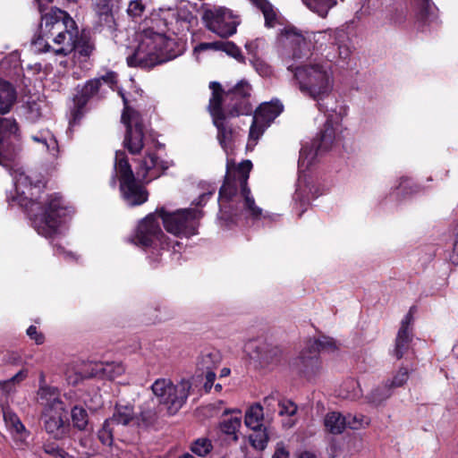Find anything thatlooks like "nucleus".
<instances>
[{"label":"nucleus","mask_w":458,"mask_h":458,"mask_svg":"<svg viewBox=\"0 0 458 458\" xmlns=\"http://www.w3.org/2000/svg\"><path fill=\"white\" fill-rule=\"evenodd\" d=\"M78 458H91L97 454L94 440L90 434L82 435L78 439V446L74 448Z\"/></svg>","instance_id":"32"},{"label":"nucleus","mask_w":458,"mask_h":458,"mask_svg":"<svg viewBox=\"0 0 458 458\" xmlns=\"http://www.w3.org/2000/svg\"><path fill=\"white\" fill-rule=\"evenodd\" d=\"M258 39L255 41L248 42L246 43L245 47L250 54H255V48L258 47Z\"/></svg>","instance_id":"61"},{"label":"nucleus","mask_w":458,"mask_h":458,"mask_svg":"<svg viewBox=\"0 0 458 458\" xmlns=\"http://www.w3.org/2000/svg\"><path fill=\"white\" fill-rule=\"evenodd\" d=\"M209 88L212 90V96L209 99L208 109L217 129L219 144L228 154L232 150L234 137L228 120L252 114V106L250 102L252 89L246 81H241L226 92L216 81L210 82Z\"/></svg>","instance_id":"2"},{"label":"nucleus","mask_w":458,"mask_h":458,"mask_svg":"<svg viewBox=\"0 0 458 458\" xmlns=\"http://www.w3.org/2000/svg\"><path fill=\"white\" fill-rule=\"evenodd\" d=\"M219 50L225 52L229 55L234 57L235 59H237L241 62H242L244 60V57H243L240 48L236 45H234L233 42L222 41L221 47Z\"/></svg>","instance_id":"47"},{"label":"nucleus","mask_w":458,"mask_h":458,"mask_svg":"<svg viewBox=\"0 0 458 458\" xmlns=\"http://www.w3.org/2000/svg\"><path fill=\"white\" fill-rule=\"evenodd\" d=\"M139 44L132 55L127 57L131 67L149 69L168 62L180 55L174 39L152 28L143 30L138 36Z\"/></svg>","instance_id":"5"},{"label":"nucleus","mask_w":458,"mask_h":458,"mask_svg":"<svg viewBox=\"0 0 458 458\" xmlns=\"http://www.w3.org/2000/svg\"><path fill=\"white\" fill-rule=\"evenodd\" d=\"M27 377V371L26 370H20L19 372H17L12 378H11V381L12 382H21L22 380H24L25 378Z\"/></svg>","instance_id":"58"},{"label":"nucleus","mask_w":458,"mask_h":458,"mask_svg":"<svg viewBox=\"0 0 458 458\" xmlns=\"http://www.w3.org/2000/svg\"><path fill=\"white\" fill-rule=\"evenodd\" d=\"M335 349V343L330 337L309 339L298 358L302 372L307 376L315 375L320 368L318 353L320 352H334Z\"/></svg>","instance_id":"16"},{"label":"nucleus","mask_w":458,"mask_h":458,"mask_svg":"<svg viewBox=\"0 0 458 458\" xmlns=\"http://www.w3.org/2000/svg\"><path fill=\"white\" fill-rule=\"evenodd\" d=\"M38 396L39 403L43 406L41 420L46 432L55 440L65 438L70 425L66 420L67 411L57 388L40 386Z\"/></svg>","instance_id":"6"},{"label":"nucleus","mask_w":458,"mask_h":458,"mask_svg":"<svg viewBox=\"0 0 458 458\" xmlns=\"http://www.w3.org/2000/svg\"><path fill=\"white\" fill-rule=\"evenodd\" d=\"M303 4L321 18H326L328 12L336 5V0H301Z\"/></svg>","instance_id":"31"},{"label":"nucleus","mask_w":458,"mask_h":458,"mask_svg":"<svg viewBox=\"0 0 458 458\" xmlns=\"http://www.w3.org/2000/svg\"><path fill=\"white\" fill-rule=\"evenodd\" d=\"M409 369L407 368H400L390 379H387L386 382H388V386L392 390L397 387L403 386L409 378Z\"/></svg>","instance_id":"43"},{"label":"nucleus","mask_w":458,"mask_h":458,"mask_svg":"<svg viewBox=\"0 0 458 458\" xmlns=\"http://www.w3.org/2000/svg\"><path fill=\"white\" fill-rule=\"evenodd\" d=\"M21 150V132L17 121L13 117H0V165L11 167L14 189L7 194L10 206H19L27 212L33 228L39 235L52 238L73 213L59 193H46L40 180L33 181L21 167L13 168Z\"/></svg>","instance_id":"1"},{"label":"nucleus","mask_w":458,"mask_h":458,"mask_svg":"<svg viewBox=\"0 0 458 458\" xmlns=\"http://www.w3.org/2000/svg\"><path fill=\"white\" fill-rule=\"evenodd\" d=\"M27 335L33 340H35V342L38 344H41L43 342H44V337L41 334H39L37 330V327L35 326H30L28 329H27Z\"/></svg>","instance_id":"53"},{"label":"nucleus","mask_w":458,"mask_h":458,"mask_svg":"<svg viewBox=\"0 0 458 458\" xmlns=\"http://www.w3.org/2000/svg\"><path fill=\"white\" fill-rule=\"evenodd\" d=\"M410 183V179L408 178H403L402 182L399 184V188L403 190L404 192H408V185Z\"/></svg>","instance_id":"63"},{"label":"nucleus","mask_w":458,"mask_h":458,"mask_svg":"<svg viewBox=\"0 0 458 458\" xmlns=\"http://www.w3.org/2000/svg\"><path fill=\"white\" fill-rule=\"evenodd\" d=\"M93 363L82 364L81 367H70L65 372L66 380L71 385H78L84 379L95 377L91 375V367Z\"/></svg>","instance_id":"30"},{"label":"nucleus","mask_w":458,"mask_h":458,"mask_svg":"<svg viewBox=\"0 0 458 458\" xmlns=\"http://www.w3.org/2000/svg\"><path fill=\"white\" fill-rule=\"evenodd\" d=\"M31 140L38 144L42 150H46L52 158L59 154V146L54 134L47 129H42L30 133Z\"/></svg>","instance_id":"23"},{"label":"nucleus","mask_w":458,"mask_h":458,"mask_svg":"<svg viewBox=\"0 0 458 458\" xmlns=\"http://www.w3.org/2000/svg\"><path fill=\"white\" fill-rule=\"evenodd\" d=\"M191 384L182 380L174 384L169 378H158L151 386L154 395L164 404L167 412L175 414L184 405L189 396Z\"/></svg>","instance_id":"12"},{"label":"nucleus","mask_w":458,"mask_h":458,"mask_svg":"<svg viewBox=\"0 0 458 458\" xmlns=\"http://www.w3.org/2000/svg\"><path fill=\"white\" fill-rule=\"evenodd\" d=\"M91 367V375L95 377H104L110 380L121 376L124 372V367L122 363H93Z\"/></svg>","instance_id":"25"},{"label":"nucleus","mask_w":458,"mask_h":458,"mask_svg":"<svg viewBox=\"0 0 458 458\" xmlns=\"http://www.w3.org/2000/svg\"><path fill=\"white\" fill-rule=\"evenodd\" d=\"M122 0H91V6L99 26L113 29L114 24V8H118Z\"/></svg>","instance_id":"21"},{"label":"nucleus","mask_w":458,"mask_h":458,"mask_svg":"<svg viewBox=\"0 0 458 458\" xmlns=\"http://www.w3.org/2000/svg\"><path fill=\"white\" fill-rule=\"evenodd\" d=\"M224 415L225 417L219 424L220 430L236 442L238 440V432L242 426L241 411H235L231 416H228V411H225Z\"/></svg>","instance_id":"24"},{"label":"nucleus","mask_w":458,"mask_h":458,"mask_svg":"<svg viewBox=\"0 0 458 458\" xmlns=\"http://www.w3.org/2000/svg\"><path fill=\"white\" fill-rule=\"evenodd\" d=\"M449 260L454 265H458V224L454 232L453 250L449 255Z\"/></svg>","instance_id":"49"},{"label":"nucleus","mask_w":458,"mask_h":458,"mask_svg":"<svg viewBox=\"0 0 458 458\" xmlns=\"http://www.w3.org/2000/svg\"><path fill=\"white\" fill-rule=\"evenodd\" d=\"M220 361L217 352H208L202 353L198 361L199 369L202 371H213Z\"/></svg>","instance_id":"37"},{"label":"nucleus","mask_w":458,"mask_h":458,"mask_svg":"<svg viewBox=\"0 0 458 458\" xmlns=\"http://www.w3.org/2000/svg\"><path fill=\"white\" fill-rule=\"evenodd\" d=\"M167 167L166 164L160 160L155 154L147 151L146 156L139 160L136 174L142 179L151 181L159 177Z\"/></svg>","instance_id":"19"},{"label":"nucleus","mask_w":458,"mask_h":458,"mask_svg":"<svg viewBox=\"0 0 458 458\" xmlns=\"http://www.w3.org/2000/svg\"><path fill=\"white\" fill-rule=\"evenodd\" d=\"M293 72L294 83L301 94L316 101L320 112L328 109L323 101L332 93L335 85L334 71L328 63H310L290 68Z\"/></svg>","instance_id":"4"},{"label":"nucleus","mask_w":458,"mask_h":458,"mask_svg":"<svg viewBox=\"0 0 458 458\" xmlns=\"http://www.w3.org/2000/svg\"><path fill=\"white\" fill-rule=\"evenodd\" d=\"M413 321L412 308L402 319L401 327L398 331H403V333H411L410 326Z\"/></svg>","instance_id":"50"},{"label":"nucleus","mask_w":458,"mask_h":458,"mask_svg":"<svg viewBox=\"0 0 458 458\" xmlns=\"http://www.w3.org/2000/svg\"><path fill=\"white\" fill-rule=\"evenodd\" d=\"M71 417L73 428L80 431L87 430L89 416L87 411L83 407L75 405L71 411Z\"/></svg>","instance_id":"35"},{"label":"nucleus","mask_w":458,"mask_h":458,"mask_svg":"<svg viewBox=\"0 0 458 458\" xmlns=\"http://www.w3.org/2000/svg\"><path fill=\"white\" fill-rule=\"evenodd\" d=\"M264 408L259 403L251 405L245 412L244 423L251 430L264 428Z\"/></svg>","instance_id":"28"},{"label":"nucleus","mask_w":458,"mask_h":458,"mask_svg":"<svg viewBox=\"0 0 458 458\" xmlns=\"http://www.w3.org/2000/svg\"><path fill=\"white\" fill-rule=\"evenodd\" d=\"M124 105L127 100L120 92ZM122 122L126 126V132L123 141V147L132 155L139 154L146 146L144 124L139 112L125 106L122 114Z\"/></svg>","instance_id":"14"},{"label":"nucleus","mask_w":458,"mask_h":458,"mask_svg":"<svg viewBox=\"0 0 458 458\" xmlns=\"http://www.w3.org/2000/svg\"><path fill=\"white\" fill-rule=\"evenodd\" d=\"M114 171L120 176V190L129 206H139L148 200V191L136 180L123 151H116Z\"/></svg>","instance_id":"11"},{"label":"nucleus","mask_w":458,"mask_h":458,"mask_svg":"<svg viewBox=\"0 0 458 458\" xmlns=\"http://www.w3.org/2000/svg\"><path fill=\"white\" fill-rule=\"evenodd\" d=\"M40 28L44 35H38L33 38L31 42L32 50L38 54L53 53V47L50 45L51 39L46 36V28H43V23H41Z\"/></svg>","instance_id":"39"},{"label":"nucleus","mask_w":458,"mask_h":458,"mask_svg":"<svg viewBox=\"0 0 458 458\" xmlns=\"http://www.w3.org/2000/svg\"><path fill=\"white\" fill-rule=\"evenodd\" d=\"M254 433L250 436V442L251 445L257 450H264L268 442V435L266 428L261 429L253 430Z\"/></svg>","instance_id":"41"},{"label":"nucleus","mask_w":458,"mask_h":458,"mask_svg":"<svg viewBox=\"0 0 458 458\" xmlns=\"http://www.w3.org/2000/svg\"><path fill=\"white\" fill-rule=\"evenodd\" d=\"M283 111L284 105L277 98L260 104L252 117V123L249 133L250 143L255 145L265 130Z\"/></svg>","instance_id":"17"},{"label":"nucleus","mask_w":458,"mask_h":458,"mask_svg":"<svg viewBox=\"0 0 458 458\" xmlns=\"http://www.w3.org/2000/svg\"><path fill=\"white\" fill-rule=\"evenodd\" d=\"M203 20L207 28L221 38H228L236 33L240 19L230 9L218 6L205 11Z\"/></svg>","instance_id":"15"},{"label":"nucleus","mask_w":458,"mask_h":458,"mask_svg":"<svg viewBox=\"0 0 458 458\" xmlns=\"http://www.w3.org/2000/svg\"><path fill=\"white\" fill-rule=\"evenodd\" d=\"M215 379H216V373L214 371H207L206 381L204 384V387L207 392L210 391V389L212 388Z\"/></svg>","instance_id":"56"},{"label":"nucleus","mask_w":458,"mask_h":458,"mask_svg":"<svg viewBox=\"0 0 458 458\" xmlns=\"http://www.w3.org/2000/svg\"><path fill=\"white\" fill-rule=\"evenodd\" d=\"M255 352L259 363L267 367H276L281 363L284 357L283 350L265 341L258 343Z\"/></svg>","instance_id":"22"},{"label":"nucleus","mask_w":458,"mask_h":458,"mask_svg":"<svg viewBox=\"0 0 458 458\" xmlns=\"http://www.w3.org/2000/svg\"><path fill=\"white\" fill-rule=\"evenodd\" d=\"M2 411L5 427L14 441L17 444H24L30 437V431L25 428L19 416L8 406H3Z\"/></svg>","instance_id":"20"},{"label":"nucleus","mask_w":458,"mask_h":458,"mask_svg":"<svg viewBox=\"0 0 458 458\" xmlns=\"http://www.w3.org/2000/svg\"><path fill=\"white\" fill-rule=\"evenodd\" d=\"M213 193H214V191H208V192H207V193H203V194H201V195L199 197L198 201L196 202V205H197V206H199V205H201L203 202H206V201L209 199V197H210L211 195H213Z\"/></svg>","instance_id":"60"},{"label":"nucleus","mask_w":458,"mask_h":458,"mask_svg":"<svg viewBox=\"0 0 458 458\" xmlns=\"http://www.w3.org/2000/svg\"><path fill=\"white\" fill-rule=\"evenodd\" d=\"M222 41H216L210 43H200L195 47L196 52H201L206 50H219L221 47Z\"/></svg>","instance_id":"52"},{"label":"nucleus","mask_w":458,"mask_h":458,"mask_svg":"<svg viewBox=\"0 0 458 458\" xmlns=\"http://www.w3.org/2000/svg\"><path fill=\"white\" fill-rule=\"evenodd\" d=\"M145 4L141 0H132L129 3L127 13L132 18H140L145 12Z\"/></svg>","instance_id":"48"},{"label":"nucleus","mask_w":458,"mask_h":458,"mask_svg":"<svg viewBox=\"0 0 458 458\" xmlns=\"http://www.w3.org/2000/svg\"><path fill=\"white\" fill-rule=\"evenodd\" d=\"M101 81L113 88L117 82V74L114 72H107L100 78H95L88 81L80 89L73 98L74 108L72 111L73 121L79 120L82 114V109L89 100L99 91Z\"/></svg>","instance_id":"18"},{"label":"nucleus","mask_w":458,"mask_h":458,"mask_svg":"<svg viewBox=\"0 0 458 458\" xmlns=\"http://www.w3.org/2000/svg\"><path fill=\"white\" fill-rule=\"evenodd\" d=\"M299 458H318L317 455L310 451H303L299 454Z\"/></svg>","instance_id":"64"},{"label":"nucleus","mask_w":458,"mask_h":458,"mask_svg":"<svg viewBox=\"0 0 458 458\" xmlns=\"http://www.w3.org/2000/svg\"><path fill=\"white\" fill-rule=\"evenodd\" d=\"M43 450L46 454L54 456L55 458L57 457L59 453H61L64 449L58 447L56 445L53 443L45 444L43 445Z\"/></svg>","instance_id":"54"},{"label":"nucleus","mask_w":458,"mask_h":458,"mask_svg":"<svg viewBox=\"0 0 458 458\" xmlns=\"http://www.w3.org/2000/svg\"><path fill=\"white\" fill-rule=\"evenodd\" d=\"M393 390L388 386V382H385L381 386L375 387L367 396L366 400L369 403L378 406L382 404L392 395Z\"/></svg>","instance_id":"33"},{"label":"nucleus","mask_w":458,"mask_h":458,"mask_svg":"<svg viewBox=\"0 0 458 458\" xmlns=\"http://www.w3.org/2000/svg\"><path fill=\"white\" fill-rule=\"evenodd\" d=\"M342 132L343 125L339 116L337 114L328 115L323 129L312 145L301 148L299 157L300 171L308 169L318 156L331 149L335 143L341 141Z\"/></svg>","instance_id":"8"},{"label":"nucleus","mask_w":458,"mask_h":458,"mask_svg":"<svg viewBox=\"0 0 458 458\" xmlns=\"http://www.w3.org/2000/svg\"><path fill=\"white\" fill-rule=\"evenodd\" d=\"M165 230L177 237L189 238L198 233L199 220L203 212L198 208H182L167 211L165 208L157 210Z\"/></svg>","instance_id":"9"},{"label":"nucleus","mask_w":458,"mask_h":458,"mask_svg":"<svg viewBox=\"0 0 458 458\" xmlns=\"http://www.w3.org/2000/svg\"><path fill=\"white\" fill-rule=\"evenodd\" d=\"M281 416H293L297 412V405L291 400L281 399L278 406Z\"/></svg>","instance_id":"46"},{"label":"nucleus","mask_w":458,"mask_h":458,"mask_svg":"<svg viewBox=\"0 0 458 458\" xmlns=\"http://www.w3.org/2000/svg\"><path fill=\"white\" fill-rule=\"evenodd\" d=\"M350 54L349 48L346 47L339 46V55L341 58H346Z\"/></svg>","instance_id":"62"},{"label":"nucleus","mask_w":458,"mask_h":458,"mask_svg":"<svg viewBox=\"0 0 458 458\" xmlns=\"http://www.w3.org/2000/svg\"><path fill=\"white\" fill-rule=\"evenodd\" d=\"M411 341V333H403V331H398L395 339V346L394 349V356L397 360L402 359L404 353L408 351Z\"/></svg>","instance_id":"36"},{"label":"nucleus","mask_w":458,"mask_h":458,"mask_svg":"<svg viewBox=\"0 0 458 458\" xmlns=\"http://www.w3.org/2000/svg\"><path fill=\"white\" fill-rule=\"evenodd\" d=\"M140 419V425L148 426L152 423L155 420V413L153 411L148 410L146 411H141L140 416H137Z\"/></svg>","instance_id":"51"},{"label":"nucleus","mask_w":458,"mask_h":458,"mask_svg":"<svg viewBox=\"0 0 458 458\" xmlns=\"http://www.w3.org/2000/svg\"><path fill=\"white\" fill-rule=\"evenodd\" d=\"M344 417L346 419V428H349L353 430H358L366 428L370 423L369 418L362 414L348 413Z\"/></svg>","instance_id":"40"},{"label":"nucleus","mask_w":458,"mask_h":458,"mask_svg":"<svg viewBox=\"0 0 458 458\" xmlns=\"http://www.w3.org/2000/svg\"><path fill=\"white\" fill-rule=\"evenodd\" d=\"M272 458H289V452L283 444H277L276 452Z\"/></svg>","instance_id":"55"},{"label":"nucleus","mask_w":458,"mask_h":458,"mask_svg":"<svg viewBox=\"0 0 458 458\" xmlns=\"http://www.w3.org/2000/svg\"><path fill=\"white\" fill-rule=\"evenodd\" d=\"M343 36H344V33L342 30L306 32L303 34L296 28H285L280 34L279 41L289 51V54H292L293 58H301L310 53L312 39L318 41L328 38L334 39V43H336V40Z\"/></svg>","instance_id":"10"},{"label":"nucleus","mask_w":458,"mask_h":458,"mask_svg":"<svg viewBox=\"0 0 458 458\" xmlns=\"http://www.w3.org/2000/svg\"><path fill=\"white\" fill-rule=\"evenodd\" d=\"M16 98L15 88L9 81L0 79V114L9 113Z\"/></svg>","instance_id":"26"},{"label":"nucleus","mask_w":458,"mask_h":458,"mask_svg":"<svg viewBox=\"0 0 458 458\" xmlns=\"http://www.w3.org/2000/svg\"><path fill=\"white\" fill-rule=\"evenodd\" d=\"M157 218V212L143 218L137 227L135 236L131 239L132 242L142 247L159 246L162 249L172 248L174 252L179 251L180 242L178 241L167 242Z\"/></svg>","instance_id":"13"},{"label":"nucleus","mask_w":458,"mask_h":458,"mask_svg":"<svg viewBox=\"0 0 458 458\" xmlns=\"http://www.w3.org/2000/svg\"><path fill=\"white\" fill-rule=\"evenodd\" d=\"M109 422L122 425H127L131 422H134L135 424L140 425V419L135 416L131 406L118 404L116 405L113 417L109 420L106 421V423Z\"/></svg>","instance_id":"27"},{"label":"nucleus","mask_w":458,"mask_h":458,"mask_svg":"<svg viewBox=\"0 0 458 458\" xmlns=\"http://www.w3.org/2000/svg\"><path fill=\"white\" fill-rule=\"evenodd\" d=\"M45 23L46 36L54 43L53 54L68 55L74 49V38L78 34L75 22L61 10H52L51 13L41 15Z\"/></svg>","instance_id":"7"},{"label":"nucleus","mask_w":458,"mask_h":458,"mask_svg":"<svg viewBox=\"0 0 458 458\" xmlns=\"http://www.w3.org/2000/svg\"><path fill=\"white\" fill-rule=\"evenodd\" d=\"M251 168L252 163L250 160H244L237 166L227 160L225 182L219 191V202L221 207H225L226 203L240 204L242 212L247 217L256 220L263 217V211L256 205L248 187Z\"/></svg>","instance_id":"3"},{"label":"nucleus","mask_w":458,"mask_h":458,"mask_svg":"<svg viewBox=\"0 0 458 458\" xmlns=\"http://www.w3.org/2000/svg\"><path fill=\"white\" fill-rule=\"evenodd\" d=\"M311 193V187L307 183L306 180L301 176L298 179L296 190L293 194V200L296 204L299 203L300 207L306 206L310 203Z\"/></svg>","instance_id":"34"},{"label":"nucleus","mask_w":458,"mask_h":458,"mask_svg":"<svg viewBox=\"0 0 458 458\" xmlns=\"http://www.w3.org/2000/svg\"><path fill=\"white\" fill-rule=\"evenodd\" d=\"M55 250L58 255H63L65 259H74L75 255L70 251H66L61 246H55Z\"/></svg>","instance_id":"57"},{"label":"nucleus","mask_w":458,"mask_h":458,"mask_svg":"<svg viewBox=\"0 0 458 458\" xmlns=\"http://www.w3.org/2000/svg\"><path fill=\"white\" fill-rule=\"evenodd\" d=\"M35 2L38 4V9L41 15L43 14V12L47 9V5L53 2V0H35Z\"/></svg>","instance_id":"59"},{"label":"nucleus","mask_w":458,"mask_h":458,"mask_svg":"<svg viewBox=\"0 0 458 458\" xmlns=\"http://www.w3.org/2000/svg\"><path fill=\"white\" fill-rule=\"evenodd\" d=\"M94 49L93 44L83 38H78L76 34L74 38V49L73 51L82 57H89Z\"/></svg>","instance_id":"42"},{"label":"nucleus","mask_w":458,"mask_h":458,"mask_svg":"<svg viewBox=\"0 0 458 458\" xmlns=\"http://www.w3.org/2000/svg\"><path fill=\"white\" fill-rule=\"evenodd\" d=\"M212 449V444L208 438H199L191 445V451L199 456L208 454Z\"/></svg>","instance_id":"44"},{"label":"nucleus","mask_w":458,"mask_h":458,"mask_svg":"<svg viewBox=\"0 0 458 458\" xmlns=\"http://www.w3.org/2000/svg\"><path fill=\"white\" fill-rule=\"evenodd\" d=\"M279 402L280 394L276 391L272 392L263 399V404L267 410V414H273L276 411V408L279 406Z\"/></svg>","instance_id":"45"},{"label":"nucleus","mask_w":458,"mask_h":458,"mask_svg":"<svg viewBox=\"0 0 458 458\" xmlns=\"http://www.w3.org/2000/svg\"><path fill=\"white\" fill-rule=\"evenodd\" d=\"M258 8H259L265 18L267 27H274L276 20V13L270 3L267 0H250Z\"/></svg>","instance_id":"38"},{"label":"nucleus","mask_w":458,"mask_h":458,"mask_svg":"<svg viewBox=\"0 0 458 458\" xmlns=\"http://www.w3.org/2000/svg\"><path fill=\"white\" fill-rule=\"evenodd\" d=\"M324 426L327 432L338 435L346 428V419L338 411H330L324 418Z\"/></svg>","instance_id":"29"}]
</instances>
